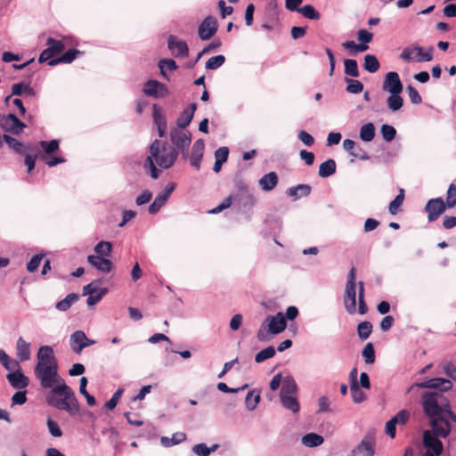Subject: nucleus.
Listing matches in <instances>:
<instances>
[{"instance_id":"obj_1","label":"nucleus","mask_w":456,"mask_h":456,"mask_svg":"<svg viewBox=\"0 0 456 456\" xmlns=\"http://www.w3.org/2000/svg\"><path fill=\"white\" fill-rule=\"evenodd\" d=\"M37 362L34 372L43 389H49L45 395L46 403L58 410L67 411L70 416L79 413L78 401L72 388L58 373V362L50 346L39 347Z\"/></svg>"},{"instance_id":"obj_2","label":"nucleus","mask_w":456,"mask_h":456,"mask_svg":"<svg viewBox=\"0 0 456 456\" xmlns=\"http://www.w3.org/2000/svg\"><path fill=\"white\" fill-rule=\"evenodd\" d=\"M413 386L436 389V391L424 393L421 397V404L425 414L429 419L433 431L442 438L447 437L452 430L449 420L456 423V414L451 411L450 402L443 392L452 388V381L443 378H435L416 383Z\"/></svg>"},{"instance_id":"obj_3","label":"nucleus","mask_w":456,"mask_h":456,"mask_svg":"<svg viewBox=\"0 0 456 456\" xmlns=\"http://www.w3.org/2000/svg\"><path fill=\"white\" fill-rule=\"evenodd\" d=\"M177 157L178 152L174 146L155 139L149 148V155L144 161L143 168L149 170L151 178L157 179L159 176L157 166L164 169L170 168Z\"/></svg>"},{"instance_id":"obj_4","label":"nucleus","mask_w":456,"mask_h":456,"mask_svg":"<svg viewBox=\"0 0 456 456\" xmlns=\"http://www.w3.org/2000/svg\"><path fill=\"white\" fill-rule=\"evenodd\" d=\"M287 323L282 313L268 315L261 324L256 337L259 341L268 340V335H277L286 329Z\"/></svg>"},{"instance_id":"obj_5","label":"nucleus","mask_w":456,"mask_h":456,"mask_svg":"<svg viewBox=\"0 0 456 456\" xmlns=\"http://www.w3.org/2000/svg\"><path fill=\"white\" fill-rule=\"evenodd\" d=\"M399 57L405 62H428L433 60L434 48H424L417 44H411L403 48Z\"/></svg>"},{"instance_id":"obj_6","label":"nucleus","mask_w":456,"mask_h":456,"mask_svg":"<svg viewBox=\"0 0 456 456\" xmlns=\"http://www.w3.org/2000/svg\"><path fill=\"white\" fill-rule=\"evenodd\" d=\"M170 140L176 151H179L184 158H188L191 134L188 130L174 128L170 132Z\"/></svg>"},{"instance_id":"obj_7","label":"nucleus","mask_w":456,"mask_h":456,"mask_svg":"<svg viewBox=\"0 0 456 456\" xmlns=\"http://www.w3.org/2000/svg\"><path fill=\"white\" fill-rule=\"evenodd\" d=\"M98 281H94L84 286L83 296H88L86 304L91 306L97 304L108 293L107 288H101Z\"/></svg>"},{"instance_id":"obj_8","label":"nucleus","mask_w":456,"mask_h":456,"mask_svg":"<svg viewBox=\"0 0 456 456\" xmlns=\"http://www.w3.org/2000/svg\"><path fill=\"white\" fill-rule=\"evenodd\" d=\"M441 437L436 435L433 428L431 430H425L423 433V444L427 449L426 453H434L435 455H441L444 450L442 442L438 439Z\"/></svg>"},{"instance_id":"obj_9","label":"nucleus","mask_w":456,"mask_h":456,"mask_svg":"<svg viewBox=\"0 0 456 456\" xmlns=\"http://www.w3.org/2000/svg\"><path fill=\"white\" fill-rule=\"evenodd\" d=\"M382 90L390 94H397L403 92V85L396 71H389L386 74L382 83Z\"/></svg>"},{"instance_id":"obj_10","label":"nucleus","mask_w":456,"mask_h":456,"mask_svg":"<svg viewBox=\"0 0 456 456\" xmlns=\"http://www.w3.org/2000/svg\"><path fill=\"white\" fill-rule=\"evenodd\" d=\"M47 48L45 49L39 55L38 61L40 63L50 61L53 56L61 53L64 50V44L61 41L55 40L49 37L46 41Z\"/></svg>"},{"instance_id":"obj_11","label":"nucleus","mask_w":456,"mask_h":456,"mask_svg":"<svg viewBox=\"0 0 456 456\" xmlns=\"http://www.w3.org/2000/svg\"><path fill=\"white\" fill-rule=\"evenodd\" d=\"M175 188V183H168L164 188V190L156 196L153 202L149 206V213L152 215L158 213L160 210V208L166 204L168 198L174 191Z\"/></svg>"},{"instance_id":"obj_12","label":"nucleus","mask_w":456,"mask_h":456,"mask_svg":"<svg viewBox=\"0 0 456 456\" xmlns=\"http://www.w3.org/2000/svg\"><path fill=\"white\" fill-rule=\"evenodd\" d=\"M95 344L94 340L89 339L83 330H77L70 335L69 345L72 351L80 354L87 346Z\"/></svg>"},{"instance_id":"obj_13","label":"nucleus","mask_w":456,"mask_h":456,"mask_svg":"<svg viewBox=\"0 0 456 456\" xmlns=\"http://www.w3.org/2000/svg\"><path fill=\"white\" fill-rule=\"evenodd\" d=\"M142 92L146 96L154 98H162L168 94L167 86L154 79H150L144 83Z\"/></svg>"},{"instance_id":"obj_14","label":"nucleus","mask_w":456,"mask_h":456,"mask_svg":"<svg viewBox=\"0 0 456 456\" xmlns=\"http://www.w3.org/2000/svg\"><path fill=\"white\" fill-rule=\"evenodd\" d=\"M0 126L5 132L19 134L23 131L26 125L14 114H8L1 118Z\"/></svg>"},{"instance_id":"obj_15","label":"nucleus","mask_w":456,"mask_h":456,"mask_svg":"<svg viewBox=\"0 0 456 456\" xmlns=\"http://www.w3.org/2000/svg\"><path fill=\"white\" fill-rule=\"evenodd\" d=\"M445 210L446 205L442 198L431 199L425 206V211L428 214V220L429 222L436 221Z\"/></svg>"},{"instance_id":"obj_16","label":"nucleus","mask_w":456,"mask_h":456,"mask_svg":"<svg viewBox=\"0 0 456 456\" xmlns=\"http://www.w3.org/2000/svg\"><path fill=\"white\" fill-rule=\"evenodd\" d=\"M217 30V21L213 16H208L199 26L198 34L201 40H208Z\"/></svg>"},{"instance_id":"obj_17","label":"nucleus","mask_w":456,"mask_h":456,"mask_svg":"<svg viewBox=\"0 0 456 456\" xmlns=\"http://www.w3.org/2000/svg\"><path fill=\"white\" fill-rule=\"evenodd\" d=\"M167 45L175 57H186L188 55L189 48L186 42L173 35L169 36Z\"/></svg>"},{"instance_id":"obj_18","label":"nucleus","mask_w":456,"mask_h":456,"mask_svg":"<svg viewBox=\"0 0 456 456\" xmlns=\"http://www.w3.org/2000/svg\"><path fill=\"white\" fill-rule=\"evenodd\" d=\"M351 456H374L373 438L370 436H366L352 451Z\"/></svg>"},{"instance_id":"obj_19","label":"nucleus","mask_w":456,"mask_h":456,"mask_svg":"<svg viewBox=\"0 0 456 456\" xmlns=\"http://www.w3.org/2000/svg\"><path fill=\"white\" fill-rule=\"evenodd\" d=\"M343 301L346 311L350 314H354L356 311V285H346Z\"/></svg>"},{"instance_id":"obj_20","label":"nucleus","mask_w":456,"mask_h":456,"mask_svg":"<svg viewBox=\"0 0 456 456\" xmlns=\"http://www.w3.org/2000/svg\"><path fill=\"white\" fill-rule=\"evenodd\" d=\"M6 379L10 385L16 389H24L29 383L28 378L22 373L21 367L15 371L9 372Z\"/></svg>"},{"instance_id":"obj_21","label":"nucleus","mask_w":456,"mask_h":456,"mask_svg":"<svg viewBox=\"0 0 456 456\" xmlns=\"http://www.w3.org/2000/svg\"><path fill=\"white\" fill-rule=\"evenodd\" d=\"M205 150L203 139H198L194 142L190 155L191 165L196 169H200Z\"/></svg>"},{"instance_id":"obj_22","label":"nucleus","mask_w":456,"mask_h":456,"mask_svg":"<svg viewBox=\"0 0 456 456\" xmlns=\"http://www.w3.org/2000/svg\"><path fill=\"white\" fill-rule=\"evenodd\" d=\"M87 261L98 271L105 273H110L113 268V264L110 260L100 256L90 255L87 256Z\"/></svg>"},{"instance_id":"obj_23","label":"nucleus","mask_w":456,"mask_h":456,"mask_svg":"<svg viewBox=\"0 0 456 456\" xmlns=\"http://www.w3.org/2000/svg\"><path fill=\"white\" fill-rule=\"evenodd\" d=\"M196 109V103H191L186 109H184L176 119V128L184 130V128H186L191 122Z\"/></svg>"},{"instance_id":"obj_24","label":"nucleus","mask_w":456,"mask_h":456,"mask_svg":"<svg viewBox=\"0 0 456 456\" xmlns=\"http://www.w3.org/2000/svg\"><path fill=\"white\" fill-rule=\"evenodd\" d=\"M153 121L158 128L159 136L163 137L166 134L167 124L161 108H159L157 104L153 105Z\"/></svg>"},{"instance_id":"obj_25","label":"nucleus","mask_w":456,"mask_h":456,"mask_svg":"<svg viewBox=\"0 0 456 456\" xmlns=\"http://www.w3.org/2000/svg\"><path fill=\"white\" fill-rule=\"evenodd\" d=\"M31 345L25 341L23 338L20 337L16 342V356L20 362H25L30 359L31 356Z\"/></svg>"},{"instance_id":"obj_26","label":"nucleus","mask_w":456,"mask_h":456,"mask_svg":"<svg viewBox=\"0 0 456 456\" xmlns=\"http://www.w3.org/2000/svg\"><path fill=\"white\" fill-rule=\"evenodd\" d=\"M297 385L294 378L288 375L283 378L280 396L297 395Z\"/></svg>"},{"instance_id":"obj_27","label":"nucleus","mask_w":456,"mask_h":456,"mask_svg":"<svg viewBox=\"0 0 456 456\" xmlns=\"http://www.w3.org/2000/svg\"><path fill=\"white\" fill-rule=\"evenodd\" d=\"M259 186L263 191H270L275 188L278 183V175L275 172L272 171L265 175L258 181Z\"/></svg>"},{"instance_id":"obj_28","label":"nucleus","mask_w":456,"mask_h":456,"mask_svg":"<svg viewBox=\"0 0 456 456\" xmlns=\"http://www.w3.org/2000/svg\"><path fill=\"white\" fill-rule=\"evenodd\" d=\"M310 192L311 186L308 184H298L297 186L289 187L286 191L287 195L293 198L294 200H297L301 197L308 196Z\"/></svg>"},{"instance_id":"obj_29","label":"nucleus","mask_w":456,"mask_h":456,"mask_svg":"<svg viewBox=\"0 0 456 456\" xmlns=\"http://www.w3.org/2000/svg\"><path fill=\"white\" fill-rule=\"evenodd\" d=\"M81 53L76 49H70L65 52L61 57L53 59L48 62V65L54 66L59 63H70L72 62L76 57Z\"/></svg>"},{"instance_id":"obj_30","label":"nucleus","mask_w":456,"mask_h":456,"mask_svg":"<svg viewBox=\"0 0 456 456\" xmlns=\"http://www.w3.org/2000/svg\"><path fill=\"white\" fill-rule=\"evenodd\" d=\"M336 161L330 159L320 165L318 175L322 178H327L336 173Z\"/></svg>"},{"instance_id":"obj_31","label":"nucleus","mask_w":456,"mask_h":456,"mask_svg":"<svg viewBox=\"0 0 456 456\" xmlns=\"http://www.w3.org/2000/svg\"><path fill=\"white\" fill-rule=\"evenodd\" d=\"M12 94L26 97H34L35 92L32 87L25 83H17L12 86Z\"/></svg>"},{"instance_id":"obj_32","label":"nucleus","mask_w":456,"mask_h":456,"mask_svg":"<svg viewBox=\"0 0 456 456\" xmlns=\"http://www.w3.org/2000/svg\"><path fill=\"white\" fill-rule=\"evenodd\" d=\"M281 405L293 413H297L300 410L299 403L296 395L280 396Z\"/></svg>"},{"instance_id":"obj_33","label":"nucleus","mask_w":456,"mask_h":456,"mask_svg":"<svg viewBox=\"0 0 456 456\" xmlns=\"http://www.w3.org/2000/svg\"><path fill=\"white\" fill-rule=\"evenodd\" d=\"M322 436L315 433H309L302 437V444L306 447H316L323 443Z\"/></svg>"},{"instance_id":"obj_34","label":"nucleus","mask_w":456,"mask_h":456,"mask_svg":"<svg viewBox=\"0 0 456 456\" xmlns=\"http://www.w3.org/2000/svg\"><path fill=\"white\" fill-rule=\"evenodd\" d=\"M78 299V295L76 293H70L66 296V297L61 301H59L55 307L57 310L65 312L70 308V306L77 302Z\"/></svg>"},{"instance_id":"obj_35","label":"nucleus","mask_w":456,"mask_h":456,"mask_svg":"<svg viewBox=\"0 0 456 456\" xmlns=\"http://www.w3.org/2000/svg\"><path fill=\"white\" fill-rule=\"evenodd\" d=\"M380 65L378 58L373 54H367L364 57L363 68L370 73H375L379 70Z\"/></svg>"},{"instance_id":"obj_36","label":"nucleus","mask_w":456,"mask_h":456,"mask_svg":"<svg viewBox=\"0 0 456 456\" xmlns=\"http://www.w3.org/2000/svg\"><path fill=\"white\" fill-rule=\"evenodd\" d=\"M404 200V190L400 189L397 196L390 202L388 210L391 215H396Z\"/></svg>"},{"instance_id":"obj_37","label":"nucleus","mask_w":456,"mask_h":456,"mask_svg":"<svg viewBox=\"0 0 456 456\" xmlns=\"http://www.w3.org/2000/svg\"><path fill=\"white\" fill-rule=\"evenodd\" d=\"M375 136V126L372 123L363 125L360 129V138L363 142H370Z\"/></svg>"},{"instance_id":"obj_38","label":"nucleus","mask_w":456,"mask_h":456,"mask_svg":"<svg viewBox=\"0 0 456 456\" xmlns=\"http://www.w3.org/2000/svg\"><path fill=\"white\" fill-rule=\"evenodd\" d=\"M260 401V393L256 390L249 391L245 398L246 408L248 411H253L257 406Z\"/></svg>"},{"instance_id":"obj_39","label":"nucleus","mask_w":456,"mask_h":456,"mask_svg":"<svg viewBox=\"0 0 456 456\" xmlns=\"http://www.w3.org/2000/svg\"><path fill=\"white\" fill-rule=\"evenodd\" d=\"M401 94H390L387 99V108L391 111H397L399 110L403 105V100L400 95Z\"/></svg>"},{"instance_id":"obj_40","label":"nucleus","mask_w":456,"mask_h":456,"mask_svg":"<svg viewBox=\"0 0 456 456\" xmlns=\"http://www.w3.org/2000/svg\"><path fill=\"white\" fill-rule=\"evenodd\" d=\"M345 74L352 77H358L360 76L357 61L353 59H346L344 61Z\"/></svg>"},{"instance_id":"obj_41","label":"nucleus","mask_w":456,"mask_h":456,"mask_svg":"<svg viewBox=\"0 0 456 456\" xmlns=\"http://www.w3.org/2000/svg\"><path fill=\"white\" fill-rule=\"evenodd\" d=\"M345 82L346 83V91L349 94H360L363 90V84L356 79L352 78H345Z\"/></svg>"},{"instance_id":"obj_42","label":"nucleus","mask_w":456,"mask_h":456,"mask_svg":"<svg viewBox=\"0 0 456 456\" xmlns=\"http://www.w3.org/2000/svg\"><path fill=\"white\" fill-rule=\"evenodd\" d=\"M218 445L214 444L212 447H208L206 444H198L192 447V452L198 456H209L212 452L217 449Z\"/></svg>"},{"instance_id":"obj_43","label":"nucleus","mask_w":456,"mask_h":456,"mask_svg":"<svg viewBox=\"0 0 456 456\" xmlns=\"http://www.w3.org/2000/svg\"><path fill=\"white\" fill-rule=\"evenodd\" d=\"M342 46L345 49H347L350 51V54L354 55L357 53H362L369 49L368 45H357L354 41H346L342 44Z\"/></svg>"},{"instance_id":"obj_44","label":"nucleus","mask_w":456,"mask_h":456,"mask_svg":"<svg viewBox=\"0 0 456 456\" xmlns=\"http://www.w3.org/2000/svg\"><path fill=\"white\" fill-rule=\"evenodd\" d=\"M298 12L301 13L304 17L314 20H317L321 17L319 12H317L311 4L304 5L298 10Z\"/></svg>"},{"instance_id":"obj_45","label":"nucleus","mask_w":456,"mask_h":456,"mask_svg":"<svg viewBox=\"0 0 456 456\" xmlns=\"http://www.w3.org/2000/svg\"><path fill=\"white\" fill-rule=\"evenodd\" d=\"M350 392L352 399L355 403H362L366 398L365 394L360 389L358 383L352 382L350 384Z\"/></svg>"},{"instance_id":"obj_46","label":"nucleus","mask_w":456,"mask_h":456,"mask_svg":"<svg viewBox=\"0 0 456 456\" xmlns=\"http://www.w3.org/2000/svg\"><path fill=\"white\" fill-rule=\"evenodd\" d=\"M358 312L360 314H365L368 311L367 305L364 300V285L362 281L358 282Z\"/></svg>"},{"instance_id":"obj_47","label":"nucleus","mask_w":456,"mask_h":456,"mask_svg":"<svg viewBox=\"0 0 456 456\" xmlns=\"http://www.w3.org/2000/svg\"><path fill=\"white\" fill-rule=\"evenodd\" d=\"M112 249V245L109 241H100L94 247V251L97 254L96 256H108L110 255Z\"/></svg>"},{"instance_id":"obj_48","label":"nucleus","mask_w":456,"mask_h":456,"mask_svg":"<svg viewBox=\"0 0 456 456\" xmlns=\"http://www.w3.org/2000/svg\"><path fill=\"white\" fill-rule=\"evenodd\" d=\"M372 331V324L370 322H362L358 324L357 332L362 340L367 339Z\"/></svg>"},{"instance_id":"obj_49","label":"nucleus","mask_w":456,"mask_h":456,"mask_svg":"<svg viewBox=\"0 0 456 456\" xmlns=\"http://www.w3.org/2000/svg\"><path fill=\"white\" fill-rule=\"evenodd\" d=\"M275 354V349L273 346H270L266 348L261 350L259 353H257L255 356L256 362L259 363L262 362L267 359H270L273 357Z\"/></svg>"},{"instance_id":"obj_50","label":"nucleus","mask_w":456,"mask_h":456,"mask_svg":"<svg viewBox=\"0 0 456 456\" xmlns=\"http://www.w3.org/2000/svg\"><path fill=\"white\" fill-rule=\"evenodd\" d=\"M225 61V57L222 54L209 58L205 65L207 69H216L221 67Z\"/></svg>"},{"instance_id":"obj_51","label":"nucleus","mask_w":456,"mask_h":456,"mask_svg":"<svg viewBox=\"0 0 456 456\" xmlns=\"http://www.w3.org/2000/svg\"><path fill=\"white\" fill-rule=\"evenodd\" d=\"M380 133H381L383 139L388 142L393 141L396 135L395 128L394 126H392L390 125H387V124L382 125V126L380 128Z\"/></svg>"},{"instance_id":"obj_52","label":"nucleus","mask_w":456,"mask_h":456,"mask_svg":"<svg viewBox=\"0 0 456 456\" xmlns=\"http://www.w3.org/2000/svg\"><path fill=\"white\" fill-rule=\"evenodd\" d=\"M159 67L160 69L161 74L167 77L166 70L173 71L177 69V65L175 61L172 59H163L159 62Z\"/></svg>"},{"instance_id":"obj_53","label":"nucleus","mask_w":456,"mask_h":456,"mask_svg":"<svg viewBox=\"0 0 456 456\" xmlns=\"http://www.w3.org/2000/svg\"><path fill=\"white\" fill-rule=\"evenodd\" d=\"M362 354L367 364H371L374 362L375 351L371 343H368L365 345Z\"/></svg>"},{"instance_id":"obj_54","label":"nucleus","mask_w":456,"mask_h":456,"mask_svg":"<svg viewBox=\"0 0 456 456\" xmlns=\"http://www.w3.org/2000/svg\"><path fill=\"white\" fill-rule=\"evenodd\" d=\"M4 142L8 144V146L12 149L15 152L20 153L24 149V145L19 142L18 140L12 138L10 135H4Z\"/></svg>"},{"instance_id":"obj_55","label":"nucleus","mask_w":456,"mask_h":456,"mask_svg":"<svg viewBox=\"0 0 456 456\" xmlns=\"http://www.w3.org/2000/svg\"><path fill=\"white\" fill-rule=\"evenodd\" d=\"M446 208H452L456 205V185L450 184L447 191Z\"/></svg>"},{"instance_id":"obj_56","label":"nucleus","mask_w":456,"mask_h":456,"mask_svg":"<svg viewBox=\"0 0 456 456\" xmlns=\"http://www.w3.org/2000/svg\"><path fill=\"white\" fill-rule=\"evenodd\" d=\"M46 425L50 434L53 437H61L62 436V431L56 421L49 418L46 421Z\"/></svg>"},{"instance_id":"obj_57","label":"nucleus","mask_w":456,"mask_h":456,"mask_svg":"<svg viewBox=\"0 0 456 456\" xmlns=\"http://www.w3.org/2000/svg\"><path fill=\"white\" fill-rule=\"evenodd\" d=\"M123 393H124V388H118L112 395L111 398L105 403V407L109 410H113L117 406Z\"/></svg>"},{"instance_id":"obj_58","label":"nucleus","mask_w":456,"mask_h":456,"mask_svg":"<svg viewBox=\"0 0 456 456\" xmlns=\"http://www.w3.org/2000/svg\"><path fill=\"white\" fill-rule=\"evenodd\" d=\"M40 146L45 153L50 154L58 150L59 142L57 140H52L50 142L41 141Z\"/></svg>"},{"instance_id":"obj_59","label":"nucleus","mask_w":456,"mask_h":456,"mask_svg":"<svg viewBox=\"0 0 456 456\" xmlns=\"http://www.w3.org/2000/svg\"><path fill=\"white\" fill-rule=\"evenodd\" d=\"M406 90L408 92L409 98L413 104L421 103L422 98L415 87L409 85V86H407Z\"/></svg>"},{"instance_id":"obj_60","label":"nucleus","mask_w":456,"mask_h":456,"mask_svg":"<svg viewBox=\"0 0 456 456\" xmlns=\"http://www.w3.org/2000/svg\"><path fill=\"white\" fill-rule=\"evenodd\" d=\"M410 418V412L407 410H401L395 416L392 418L396 425H404Z\"/></svg>"},{"instance_id":"obj_61","label":"nucleus","mask_w":456,"mask_h":456,"mask_svg":"<svg viewBox=\"0 0 456 456\" xmlns=\"http://www.w3.org/2000/svg\"><path fill=\"white\" fill-rule=\"evenodd\" d=\"M42 258H43V255H41V254L34 256L30 259V261L27 264V270L30 273H33L36 270H37V268L42 261Z\"/></svg>"},{"instance_id":"obj_62","label":"nucleus","mask_w":456,"mask_h":456,"mask_svg":"<svg viewBox=\"0 0 456 456\" xmlns=\"http://www.w3.org/2000/svg\"><path fill=\"white\" fill-rule=\"evenodd\" d=\"M27 391L26 390H22V391H18L16 392L12 397V404H18V405H22L26 403L27 401Z\"/></svg>"},{"instance_id":"obj_63","label":"nucleus","mask_w":456,"mask_h":456,"mask_svg":"<svg viewBox=\"0 0 456 456\" xmlns=\"http://www.w3.org/2000/svg\"><path fill=\"white\" fill-rule=\"evenodd\" d=\"M297 137L305 146L310 147L314 143V137L304 130L299 131Z\"/></svg>"},{"instance_id":"obj_64","label":"nucleus","mask_w":456,"mask_h":456,"mask_svg":"<svg viewBox=\"0 0 456 456\" xmlns=\"http://www.w3.org/2000/svg\"><path fill=\"white\" fill-rule=\"evenodd\" d=\"M358 40L362 43L361 45H368L372 40V34L366 29H360L357 33Z\"/></svg>"}]
</instances>
